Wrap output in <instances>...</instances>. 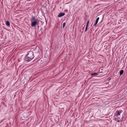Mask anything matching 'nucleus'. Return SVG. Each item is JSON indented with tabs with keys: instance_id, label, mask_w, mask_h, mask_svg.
<instances>
[{
	"instance_id": "1",
	"label": "nucleus",
	"mask_w": 127,
	"mask_h": 127,
	"mask_svg": "<svg viewBox=\"0 0 127 127\" xmlns=\"http://www.w3.org/2000/svg\"><path fill=\"white\" fill-rule=\"evenodd\" d=\"M34 58L33 52L30 51L26 55L24 58V60L26 62H29L32 60Z\"/></svg>"
},
{
	"instance_id": "2",
	"label": "nucleus",
	"mask_w": 127,
	"mask_h": 127,
	"mask_svg": "<svg viewBox=\"0 0 127 127\" xmlns=\"http://www.w3.org/2000/svg\"><path fill=\"white\" fill-rule=\"evenodd\" d=\"M39 20L37 19L35 17H32L31 20V26L32 27H35L39 22Z\"/></svg>"
},
{
	"instance_id": "3",
	"label": "nucleus",
	"mask_w": 127,
	"mask_h": 127,
	"mask_svg": "<svg viewBox=\"0 0 127 127\" xmlns=\"http://www.w3.org/2000/svg\"><path fill=\"white\" fill-rule=\"evenodd\" d=\"M121 113L122 112L121 111H119L118 110L117 111L115 112V116L116 117H118L120 115V113Z\"/></svg>"
},
{
	"instance_id": "4",
	"label": "nucleus",
	"mask_w": 127,
	"mask_h": 127,
	"mask_svg": "<svg viewBox=\"0 0 127 127\" xmlns=\"http://www.w3.org/2000/svg\"><path fill=\"white\" fill-rule=\"evenodd\" d=\"M65 14L64 13H60L58 15V17H61L62 16H63Z\"/></svg>"
},
{
	"instance_id": "5",
	"label": "nucleus",
	"mask_w": 127,
	"mask_h": 127,
	"mask_svg": "<svg viewBox=\"0 0 127 127\" xmlns=\"http://www.w3.org/2000/svg\"><path fill=\"white\" fill-rule=\"evenodd\" d=\"M6 25L7 26L9 27L10 26V24L9 21H6L5 23Z\"/></svg>"
},
{
	"instance_id": "6",
	"label": "nucleus",
	"mask_w": 127,
	"mask_h": 127,
	"mask_svg": "<svg viewBox=\"0 0 127 127\" xmlns=\"http://www.w3.org/2000/svg\"><path fill=\"white\" fill-rule=\"evenodd\" d=\"M124 72V71L123 70H121L120 71V75H122Z\"/></svg>"
},
{
	"instance_id": "7",
	"label": "nucleus",
	"mask_w": 127,
	"mask_h": 127,
	"mask_svg": "<svg viewBox=\"0 0 127 127\" xmlns=\"http://www.w3.org/2000/svg\"><path fill=\"white\" fill-rule=\"evenodd\" d=\"M99 17H98L97 18L96 20L95 21V23H97H97L98 22V21L99 20Z\"/></svg>"
},
{
	"instance_id": "8",
	"label": "nucleus",
	"mask_w": 127,
	"mask_h": 127,
	"mask_svg": "<svg viewBox=\"0 0 127 127\" xmlns=\"http://www.w3.org/2000/svg\"><path fill=\"white\" fill-rule=\"evenodd\" d=\"M97 73H94L92 74L91 75V76H93L95 75H97L98 74Z\"/></svg>"
},
{
	"instance_id": "9",
	"label": "nucleus",
	"mask_w": 127,
	"mask_h": 127,
	"mask_svg": "<svg viewBox=\"0 0 127 127\" xmlns=\"http://www.w3.org/2000/svg\"><path fill=\"white\" fill-rule=\"evenodd\" d=\"M65 23H63V28H64V27L65 25Z\"/></svg>"
},
{
	"instance_id": "10",
	"label": "nucleus",
	"mask_w": 127,
	"mask_h": 127,
	"mask_svg": "<svg viewBox=\"0 0 127 127\" xmlns=\"http://www.w3.org/2000/svg\"><path fill=\"white\" fill-rule=\"evenodd\" d=\"M89 21H88V22H87V25H86V27H88V25L89 24Z\"/></svg>"
},
{
	"instance_id": "11",
	"label": "nucleus",
	"mask_w": 127,
	"mask_h": 127,
	"mask_svg": "<svg viewBox=\"0 0 127 127\" xmlns=\"http://www.w3.org/2000/svg\"><path fill=\"white\" fill-rule=\"evenodd\" d=\"M88 27H86L85 28V32H86L87 31L88 28Z\"/></svg>"
},
{
	"instance_id": "12",
	"label": "nucleus",
	"mask_w": 127,
	"mask_h": 127,
	"mask_svg": "<svg viewBox=\"0 0 127 127\" xmlns=\"http://www.w3.org/2000/svg\"><path fill=\"white\" fill-rule=\"evenodd\" d=\"M97 24V23L95 22V23L94 25V26H95Z\"/></svg>"
},
{
	"instance_id": "13",
	"label": "nucleus",
	"mask_w": 127,
	"mask_h": 127,
	"mask_svg": "<svg viewBox=\"0 0 127 127\" xmlns=\"http://www.w3.org/2000/svg\"><path fill=\"white\" fill-rule=\"evenodd\" d=\"M116 119H117V118L116 117H115L114 119H115L116 120Z\"/></svg>"
},
{
	"instance_id": "14",
	"label": "nucleus",
	"mask_w": 127,
	"mask_h": 127,
	"mask_svg": "<svg viewBox=\"0 0 127 127\" xmlns=\"http://www.w3.org/2000/svg\"><path fill=\"white\" fill-rule=\"evenodd\" d=\"M117 122H119V121L118 120V121H117Z\"/></svg>"
}]
</instances>
